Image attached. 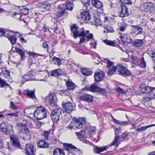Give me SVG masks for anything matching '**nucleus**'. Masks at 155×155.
Segmentation results:
<instances>
[{"label": "nucleus", "mask_w": 155, "mask_h": 155, "mask_svg": "<svg viewBox=\"0 0 155 155\" xmlns=\"http://www.w3.org/2000/svg\"><path fill=\"white\" fill-rule=\"evenodd\" d=\"M140 66L143 68H145L146 67V63L144 61V58L142 57L140 59Z\"/></svg>", "instance_id": "obj_57"}, {"label": "nucleus", "mask_w": 155, "mask_h": 155, "mask_svg": "<svg viewBox=\"0 0 155 155\" xmlns=\"http://www.w3.org/2000/svg\"><path fill=\"white\" fill-rule=\"evenodd\" d=\"M66 85L68 89L69 90H73L75 88V84L72 82L67 81Z\"/></svg>", "instance_id": "obj_37"}, {"label": "nucleus", "mask_w": 155, "mask_h": 155, "mask_svg": "<svg viewBox=\"0 0 155 155\" xmlns=\"http://www.w3.org/2000/svg\"><path fill=\"white\" fill-rule=\"evenodd\" d=\"M24 121H25V123L27 127V126H29L31 128H32L33 127L32 124L30 121L28 120H24Z\"/></svg>", "instance_id": "obj_61"}, {"label": "nucleus", "mask_w": 155, "mask_h": 155, "mask_svg": "<svg viewBox=\"0 0 155 155\" xmlns=\"http://www.w3.org/2000/svg\"><path fill=\"white\" fill-rule=\"evenodd\" d=\"M112 127L114 129V132H115V136H116V135L117 134H118V133L120 132V127H114V126H112Z\"/></svg>", "instance_id": "obj_63"}, {"label": "nucleus", "mask_w": 155, "mask_h": 155, "mask_svg": "<svg viewBox=\"0 0 155 155\" xmlns=\"http://www.w3.org/2000/svg\"><path fill=\"white\" fill-rule=\"evenodd\" d=\"M35 110L33 107H30L26 108L24 111V112L25 114H27L34 115Z\"/></svg>", "instance_id": "obj_27"}, {"label": "nucleus", "mask_w": 155, "mask_h": 155, "mask_svg": "<svg viewBox=\"0 0 155 155\" xmlns=\"http://www.w3.org/2000/svg\"><path fill=\"white\" fill-rule=\"evenodd\" d=\"M52 61L54 63L60 66L61 64V60L55 57H54L52 58Z\"/></svg>", "instance_id": "obj_41"}, {"label": "nucleus", "mask_w": 155, "mask_h": 155, "mask_svg": "<svg viewBox=\"0 0 155 155\" xmlns=\"http://www.w3.org/2000/svg\"><path fill=\"white\" fill-rule=\"evenodd\" d=\"M23 94L27 97L33 100L36 99V97L35 94V90H30L28 89L24 91Z\"/></svg>", "instance_id": "obj_12"}, {"label": "nucleus", "mask_w": 155, "mask_h": 155, "mask_svg": "<svg viewBox=\"0 0 155 155\" xmlns=\"http://www.w3.org/2000/svg\"><path fill=\"white\" fill-rule=\"evenodd\" d=\"M18 131L21 134H25L26 137H23L24 140H29L31 139V134L28 129L26 126L25 124L24 123L19 122L16 125Z\"/></svg>", "instance_id": "obj_2"}, {"label": "nucleus", "mask_w": 155, "mask_h": 155, "mask_svg": "<svg viewBox=\"0 0 155 155\" xmlns=\"http://www.w3.org/2000/svg\"><path fill=\"white\" fill-rule=\"evenodd\" d=\"M122 10L119 14L121 18L127 17L129 15L127 7L124 4L121 5Z\"/></svg>", "instance_id": "obj_20"}, {"label": "nucleus", "mask_w": 155, "mask_h": 155, "mask_svg": "<svg viewBox=\"0 0 155 155\" xmlns=\"http://www.w3.org/2000/svg\"><path fill=\"white\" fill-rule=\"evenodd\" d=\"M83 91H89L92 92H103L104 89H101L98 87L96 85L92 84L89 87H86L83 89Z\"/></svg>", "instance_id": "obj_10"}, {"label": "nucleus", "mask_w": 155, "mask_h": 155, "mask_svg": "<svg viewBox=\"0 0 155 155\" xmlns=\"http://www.w3.org/2000/svg\"><path fill=\"white\" fill-rule=\"evenodd\" d=\"M26 81H31V80H36L35 78L33 75L30 72L27 73V74L24 75L23 77Z\"/></svg>", "instance_id": "obj_26"}, {"label": "nucleus", "mask_w": 155, "mask_h": 155, "mask_svg": "<svg viewBox=\"0 0 155 155\" xmlns=\"http://www.w3.org/2000/svg\"><path fill=\"white\" fill-rule=\"evenodd\" d=\"M85 119L84 118L76 119L75 120V125L77 129H81L82 128L84 123H85Z\"/></svg>", "instance_id": "obj_15"}, {"label": "nucleus", "mask_w": 155, "mask_h": 155, "mask_svg": "<svg viewBox=\"0 0 155 155\" xmlns=\"http://www.w3.org/2000/svg\"><path fill=\"white\" fill-rule=\"evenodd\" d=\"M74 64L72 61L70 60L68 61L67 63V66L68 68H69L71 69L73 67V65Z\"/></svg>", "instance_id": "obj_62"}, {"label": "nucleus", "mask_w": 155, "mask_h": 155, "mask_svg": "<svg viewBox=\"0 0 155 155\" xmlns=\"http://www.w3.org/2000/svg\"><path fill=\"white\" fill-rule=\"evenodd\" d=\"M63 7L62 5H61L58 7V11L56 15L57 18L61 17L64 14L65 11V9L63 8Z\"/></svg>", "instance_id": "obj_24"}, {"label": "nucleus", "mask_w": 155, "mask_h": 155, "mask_svg": "<svg viewBox=\"0 0 155 155\" xmlns=\"http://www.w3.org/2000/svg\"><path fill=\"white\" fill-rule=\"evenodd\" d=\"M11 128L12 129L13 126L9 125L7 123H2L0 125V129L1 131L6 134H8L10 131V130H9V128Z\"/></svg>", "instance_id": "obj_13"}, {"label": "nucleus", "mask_w": 155, "mask_h": 155, "mask_svg": "<svg viewBox=\"0 0 155 155\" xmlns=\"http://www.w3.org/2000/svg\"><path fill=\"white\" fill-rule=\"evenodd\" d=\"M143 43V41L142 40L137 39L134 42V46L136 47H139L142 45Z\"/></svg>", "instance_id": "obj_39"}, {"label": "nucleus", "mask_w": 155, "mask_h": 155, "mask_svg": "<svg viewBox=\"0 0 155 155\" xmlns=\"http://www.w3.org/2000/svg\"><path fill=\"white\" fill-rule=\"evenodd\" d=\"M47 110L45 107L40 106L38 107L35 111L34 116L37 119L40 120L44 118L47 114Z\"/></svg>", "instance_id": "obj_4"}, {"label": "nucleus", "mask_w": 155, "mask_h": 155, "mask_svg": "<svg viewBox=\"0 0 155 155\" xmlns=\"http://www.w3.org/2000/svg\"><path fill=\"white\" fill-rule=\"evenodd\" d=\"M81 18L86 22L89 21L91 19V15L87 11H82L81 12Z\"/></svg>", "instance_id": "obj_14"}, {"label": "nucleus", "mask_w": 155, "mask_h": 155, "mask_svg": "<svg viewBox=\"0 0 155 155\" xmlns=\"http://www.w3.org/2000/svg\"><path fill=\"white\" fill-rule=\"evenodd\" d=\"M119 34L120 35L119 38L123 43L128 44L131 42L132 38L129 35L120 33H119Z\"/></svg>", "instance_id": "obj_9"}, {"label": "nucleus", "mask_w": 155, "mask_h": 155, "mask_svg": "<svg viewBox=\"0 0 155 155\" xmlns=\"http://www.w3.org/2000/svg\"><path fill=\"white\" fill-rule=\"evenodd\" d=\"M91 3L94 7L98 9H101L103 6L102 2L98 0H91Z\"/></svg>", "instance_id": "obj_22"}, {"label": "nucleus", "mask_w": 155, "mask_h": 155, "mask_svg": "<svg viewBox=\"0 0 155 155\" xmlns=\"http://www.w3.org/2000/svg\"><path fill=\"white\" fill-rule=\"evenodd\" d=\"M11 142L13 145L19 148H21L19 138L17 135L15 134L11 135L10 136Z\"/></svg>", "instance_id": "obj_11"}, {"label": "nucleus", "mask_w": 155, "mask_h": 155, "mask_svg": "<svg viewBox=\"0 0 155 155\" xmlns=\"http://www.w3.org/2000/svg\"><path fill=\"white\" fill-rule=\"evenodd\" d=\"M8 32H7V34L8 35V38L11 42L12 44H14L15 43L17 39V36H18V35L15 32V33L14 31H9Z\"/></svg>", "instance_id": "obj_8"}, {"label": "nucleus", "mask_w": 155, "mask_h": 155, "mask_svg": "<svg viewBox=\"0 0 155 155\" xmlns=\"http://www.w3.org/2000/svg\"><path fill=\"white\" fill-rule=\"evenodd\" d=\"M81 2L83 5L85 6L86 8L89 5V0H82Z\"/></svg>", "instance_id": "obj_59"}, {"label": "nucleus", "mask_w": 155, "mask_h": 155, "mask_svg": "<svg viewBox=\"0 0 155 155\" xmlns=\"http://www.w3.org/2000/svg\"><path fill=\"white\" fill-rule=\"evenodd\" d=\"M53 153L52 155H65L64 150L59 148L54 149L53 151Z\"/></svg>", "instance_id": "obj_31"}, {"label": "nucleus", "mask_w": 155, "mask_h": 155, "mask_svg": "<svg viewBox=\"0 0 155 155\" xmlns=\"http://www.w3.org/2000/svg\"><path fill=\"white\" fill-rule=\"evenodd\" d=\"M62 110L61 108H58L52 111L51 116L53 122H56L59 120Z\"/></svg>", "instance_id": "obj_5"}, {"label": "nucleus", "mask_w": 155, "mask_h": 155, "mask_svg": "<svg viewBox=\"0 0 155 155\" xmlns=\"http://www.w3.org/2000/svg\"><path fill=\"white\" fill-rule=\"evenodd\" d=\"M120 65L118 66V67L117 68L118 74L123 76H129L130 75V71H128L125 67L120 64Z\"/></svg>", "instance_id": "obj_6"}, {"label": "nucleus", "mask_w": 155, "mask_h": 155, "mask_svg": "<svg viewBox=\"0 0 155 155\" xmlns=\"http://www.w3.org/2000/svg\"><path fill=\"white\" fill-rule=\"evenodd\" d=\"M16 33L18 35V36L20 39V40L22 43H25L27 42V40H25L23 38V36L21 34H20L18 32H16Z\"/></svg>", "instance_id": "obj_52"}, {"label": "nucleus", "mask_w": 155, "mask_h": 155, "mask_svg": "<svg viewBox=\"0 0 155 155\" xmlns=\"http://www.w3.org/2000/svg\"><path fill=\"white\" fill-rule=\"evenodd\" d=\"M74 7V5L73 3L69 2L67 3L65 5V8L70 10H72Z\"/></svg>", "instance_id": "obj_47"}, {"label": "nucleus", "mask_w": 155, "mask_h": 155, "mask_svg": "<svg viewBox=\"0 0 155 155\" xmlns=\"http://www.w3.org/2000/svg\"><path fill=\"white\" fill-rule=\"evenodd\" d=\"M28 54L31 56H32L33 58L37 57L38 56H42L43 55L41 54H38L36 53H34L29 51H28Z\"/></svg>", "instance_id": "obj_53"}, {"label": "nucleus", "mask_w": 155, "mask_h": 155, "mask_svg": "<svg viewBox=\"0 0 155 155\" xmlns=\"http://www.w3.org/2000/svg\"><path fill=\"white\" fill-rule=\"evenodd\" d=\"M133 28V31L134 33L136 35H139L141 34L143 30L142 28L138 26H132Z\"/></svg>", "instance_id": "obj_32"}, {"label": "nucleus", "mask_w": 155, "mask_h": 155, "mask_svg": "<svg viewBox=\"0 0 155 155\" xmlns=\"http://www.w3.org/2000/svg\"><path fill=\"white\" fill-rule=\"evenodd\" d=\"M25 148L26 153L28 155H34V145L32 144H26Z\"/></svg>", "instance_id": "obj_21"}, {"label": "nucleus", "mask_w": 155, "mask_h": 155, "mask_svg": "<svg viewBox=\"0 0 155 155\" xmlns=\"http://www.w3.org/2000/svg\"><path fill=\"white\" fill-rule=\"evenodd\" d=\"M148 54L150 57L153 59V61H155V53L152 51H148Z\"/></svg>", "instance_id": "obj_55"}, {"label": "nucleus", "mask_w": 155, "mask_h": 155, "mask_svg": "<svg viewBox=\"0 0 155 155\" xmlns=\"http://www.w3.org/2000/svg\"><path fill=\"white\" fill-rule=\"evenodd\" d=\"M104 27L106 29L107 31H106L105 30H104V32H113L114 31V30L112 27L109 26H107L106 27L104 26Z\"/></svg>", "instance_id": "obj_58"}, {"label": "nucleus", "mask_w": 155, "mask_h": 155, "mask_svg": "<svg viewBox=\"0 0 155 155\" xmlns=\"http://www.w3.org/2000/svg\"><path fill=\"white\" fill-rule=\"evenodd\" d=\"M62 73L61 69L60 68L54 69L52 70L51 73V76H57L60 75Z\"/></svg>", "instance_id": "obj_30"}, {"label": "nucleus", "mask_w": 155, "mask_h": 155, "mask_svg": "<svg viewBox=\"0 0 155 155\" xmlns=\"http://www.w3.org/2000/svg\"><path fill=\"white\" fill-rule=\"evenodd\" d=\"M71 35L76 38L77 37L81 36L79 43L81 44L84 43L86 41L85 37L86 38L87 41H89L91 39H93V35L92 33H90L89 30H83L79 32L78 31V28L76 25H74L71 27Z\"/></svg>", "instance_id": "obj_1"}, {"label": "nucleus", "mask_w": 155, "mask_h": 155, "mask_svg": "<svg viewBox=\"0 0 155 155\" xmlns=\"http://www.w3.org/2000/svg\"><path fill=\"white\" fill-rule=\"evenodd\" d=\"M155 126V124H151L148 126H144L141 127L140 128H137L136 130V131H141L146 130L147 128Z\"/></svg>", "instance_id": "obj_46"}, {"label": "nucleus", "mask_w": 155, "mask_h": 155, "mask_svg": "<svg viewBox=\"0 0 155 155\" xmlns=\"http://www.w3.org/2000/svg\"><path fill=\"white\" fill-rule=\"evenodd\" d=\"M38 145L40 147L42 148H46L48 146V143L43 140L39 141L38 142Z\"/></svg>", "instance_id": "obj_35"}, {"label": "nucleus", "mask_w": 155, "mask_h": 155, "mask_svg": "<svg viewBox=\"0 0 155 155\" xmlns=\"http://www.w3.org/2000/svg\"><path fill=\"white\" fill-rule=\"evenodd\" d=\"M119 137L118 136H115L114 139V141H112L111 143L109 145V146H115L116 148L118 147L120 142H119Z\"/></svg>", "instance_id": "obj_33"}, {"label": "nucleus", "mask_w": 155, "mask_h": 155, "mask_svg": "<svg viewBox=\"0 0 155 155\" xmlns=\"http://www.w3.org/2000/svg\"><path fill=\"white\" fill-rule=\"evenodd\" d=\"M15 48L17 53L19 54L21 56V60H24L25 57V53L24 51L22 49L18 48L17 47H15Z\"/></svg>", "instance_id": "obj_28"}, {"label": "nucleus", "mask_w": 155, "mask_h": 155, "mask_svg": "<svg viewBox=\"0 0 155 155\" xmlns=\"http://www.w3.org/2000/svg\"><path fill=\"white\" fill-rule=\"evenodd\" d=\"M113 122L116 124L120 125L121 126H125L128 124V121H121L115 119H114V120H113Z\"/></svg>", "instance_id": "obj_36"}, {"label": "nucleus", "mask_w": 155, "mask_h": 155, "mask_svg": "<svg viewBox=\"0 0 155 155\" xmlns=\"http://www.w3.org/2000/svg\"><path fill=\"white\" fill-rule=\"evenodd\" d=\"M67 147H66V149L68 150H69L70 149H75L76 148L75 146L70 144H67Z\"/></svg>", "instance_id": "obj_64"}, {"label": "nucleus", "mask_w": 155, "mask_h": 155, "mask_svg": "<svg viewBox=\"0 0 155 155\" xmlns=\"http://www.w3.org/2000/svg\"><path fill=\"white\" fill-rule=\"evenodd\" d=\"M13 17L17 20H19L21 21H23L25 23H26V19L22 18L23 15L20 13H16L15 12L13 14Z\"/></svg>", "instance_id": "obj_29"}, {"label": "nucleus", "mask_w": 155, "mask_h": 155, "mask_svg": "<svg viewBox=\"0 0 155 155\" xmlns=\"http://www.w3.org/2000/svg\"><path fill=\"white\" fill-rule=\"evenodd\" d=\"M102 62L107 64V67L108 68H110V67L113 65L114 63L113 62L110 61L108 59H104L102 61Z\"/></svg>", "instance_id": "obj_43"}, {"label": "nucleus", "mask_w": 155, "mask_h": 155, "mask_svg": "<svg viewBox=\"0 0 155 155\" xmlns=\"http://www.w3.org/2000/svg\"><path fill=\"white\" fill-rule=\"evenodd\" d=\"M109 148L108 146L104 147H99L94 146V151L96 153H100L106 150Z\"/></svg>", "instance_id": "obj_19"}, {"label": "nucleus", "mask_w": 155, "mask_h": 155, "mask_svg": "<svg viewBox=\"0 0 155 155\" xmlns=\"http://www.w3.org/2000/svg\"><path fill=\"white\" fill-rule=\"evenodd\" d=\"M79 99L81 101L91 102L93 100V97L91 95L86 94L80 96Z\"/></svg>", "instance_id": "obj_18"}, {"label": "nucleus", "mask_w": 155, "mask_h": 155, "mask_svg": "<svg viewBox=\"0 0 155 155\" xmlns=\"http://www.w3.org/2000/svg\"><path fill=\"white\" fill-rule=\"evenodd\" d=\"M140 9L142 12L152 13L155 11V4L151 2H144L141 4Z\"/></svg>", "instance_id": "obj_3"}, {"label": "nucleus", "mask_w": 155, "mask_h": 155, "mask_svg": "<svg viewBox=\"0 0 155 155\" xmlns=\"http://www.w3.org/2000/svg\"><path fill=\"white\" fill-rule=\"evenodd\" d=\"M89 134L90 135L92 136L94 134L95 131V127H90L89 128Z\"/></svg>", "instance_id": "obj_56"}, {"label": "nucleus", "mask_w": 155, "mask_h": 155, "mask_svg": "<svg viewBox=\"0 0 155 155\" xmlns=\"http://www.w3.org/2000/svg\"><path fill=\"white\" fill-rule=\"evenodd\" d=\"M104 42L105 44L108 45L114 46L115 45V42L112 41L108 40L107 39H106L104 40Z\"/></svg>", "instance_id": "obj_48"}, {"label": "nucleus", "mask_w": 155, "mask_h": 155, "mask_svg": "<svg viewBox=\"0 0 155 155\" xmlns=\"http://www.w3.org/2000/svg\"><path fill=\"white\" fill-rule=\"evenodd\" d=\"M63 107L66 112L68 113L73 111L75 107V104H72L70 102H66L62 105Z\"/></svg>", "instance_id": "obj_7"}, {"label": "nucleus", "mask_w": 155, "mask_h": 155, "mask_svg": "<svg viewBox=\"0 0 155 155\" xmlns=\"http://www.w3.org/2000/svg\"><path fill=\"white\" fill-rule=\"evenodd\" d=\"M7 86H9V84L7 83L5 81L0 78V87L4 88Z\"/></svg>", "instance_id": "obj_44"}, {"label": "nucleus", "mask_w": 155, "mask_h": 155, "mask_svg": "<svg viewBox=\"0 0 155 155\" xmlns=\"http://www.w3.org/2000/svg\"><path fill=\"white\" fill-rule=\"evenodd\" d=\"M23 8H21L20 7H19L20 11H21L20 13L23 15H26L28 14L29 12V9L24 6L21 7Z\"/></svg>", "instance_id": "obj_34"}, {"label": "nucleus", "mask_w": 155, "mask_h": 155, "mask_svg": "<svg viewBox=\"0 0 155 155\" xmlns=\"http://www.w3.org/2000/svg\"><path fill=\"white\" fill-rule=\"evenodd\" d=\"M54 97L56 98V95L54 93L50 94L46 97V101L49 103L51 105H55L56 102L54 100Z\"/></svg>", "instance_id": "obj_16"}, {"label": "nucleus", "mask_w": 155, "mask_h": 155, "mask_svg": "<svg viewBox=\"0 0 155 155\" xmlns=\"http://www.w3.org/2000/svg\"><path fill=\"white\" fill-rule=\"evenodd\" d=\"M76 134L79 137L83 138L85 137V132L84 131H81L80 132H76Z\"/></svg>", "instance_id": "obj_60"}, {"label": "nucleus", "mask_w": 155, "mask_h": 155, "mask_svg": "<svg viewBox=\"0 0 155 155\" xmlns=\"http://www.w3.org/2000/svg\"><path fill=\"white\" fill-rule=\"evenodd\" d=\"M94 25L96 26L98 25H104V24L101 20L100 18L99 17H96L94 18Z\"/></svg>", "instance_id": "obj_38"}, {"label": "nucleus", "mask_w": 155, "mask_h": 155, "mask_svg": "<svg viewBox=\"0 0 155 155\" xmlns=\"http://www.w3.org/2000/svg\"><path fill=\"white\" fill-rule=\"evenodd\" d=\"M154 90H155V88L149 86H145L141 88V91L143 94H147L150 93Z\"/></svg>", "instance_id": "obj_23"}, {"label": "nucleus", "mask_w": 155, "mask_h": 155, "mask_svg": "<svg viewBox=\"0 0 155 155\" xmlns=\"http://www.w3.org/2000/svg\"><path fill=\"white\" fill-rule=\"evenodd\" d=\"M8 32V31L5 29L0 28V38L5 36V34Z\"/></svg>", "instance_id": "obj_50"}, {"label": "nucleus", "mask_w": 155, "mask_h": 155, "mask_svg": "<svg viewBox=\"0 0 155 155\" xmlns=\"http://www.w3.org/2000/svg\"><path fill=\"white\" fill-rule=\"evenodd\" d=\"M20 113V111L17 110L15 112L8 113L7 115L8 116L18 117L19 116Z\"/></svg>", "instance_id": "obj_49"}, {"label": "nucleus", "mask_w": 155, "mask_h": 155, "mask_svg": "<svg viewBox=\"0 0 155 155\" xmlns=\"http://www.w3.org/2000/svg\"><path fill=\"white\" fill-rule=\"evenodd\" d=\"M104 77V74L103 72L100 71L95 73L94 78L97 82L101 81Z\"/></svg>", "instance_id": "obj_17"}, {"label": "nucleus", "mask_w": 155, "mask_h": 155, "mask_svg": "<svg viewBox=\"0 0 155 155\" xmlns=\"http://www.w3.org/2000/svg\"><path fill=\"white\" fill-rule=\"evenodd\" d=\"M92 40L93 41V42H91L90 43V45L91 47V48H96V46L97 45V42L93 38V39H91L90 40ZM90 41V40H89Z\"/></svg>", "instance_id": "obj_54"}, {"label": "nucleus", "mask_w": 155, "mask_h": 155, "mask_svg": "<svg viewBox=\"0 0 155 155\" xmlns=\"http://www.w3.org/2000/svg\"><path fill=\"white\" fill-rule=\"evenodd\" d=\"M119 137V139L121 141H125L128 139V134H124Z\"/></svg>", "instance_id": "obj_45"}, {"label": "nucleus", "mask_w": 155, "mask_h": 155, "mask_svg": "<svg viewBox=\"0 0 155 155\" xmlns=\"http://www.w3.org/2000/svg\"><path fill=\"white\" fill-rule=\"evenodd\" d=\"M9 107L12 109L14 110L18 109V107L12 101H10Z\"/></svg>", "instance_id": "obj_51"}, {"label": "nucleus", "mask_w": 155, "mask_h": 155, "mask_svg": "<svg viewBox=\"0 0 155 155\" xmlns=\"http://www.w3.org/2000/svg\"><path fill=\"white\" fill-rule=\"evenodd\" d=\"M37 5L38 7L42 8L47 10H48L50 8L51 5L47 2H45L43 3H39Z\"/></svg>", "instance_id": "obj_25"}, {"label": "nucleus", "mask_w": 155, "mask_h": 155, "mask_svg": "<svg viewBox=\"0 0 155 155\" xmlns=\"http://www.w3.org/2000/svg\"><path fill=\"white\" fill-rule=\"evenodd\" d=\"M82 72L83 74L85 75L89 76L92 74V71L89 69L85 68L82 69Z\"/></svg>", "instance_id": "obj_40"}, {"label": "nucleus", "mask_w": 155, "mask_h": 155, "mask_svg": "<svg viewBox=\"0 0 155 155\" xmlns=\"http://www.w3.org/2000/svg\"><path fill=\"white\" fill-rule=\"evenodd\" d=\"M117 69L116 66H112L111 68H110L107 72V74L109 75H112L116 72Z\"/></svg>", "instance_id": "obj_42"}]
</instances>
